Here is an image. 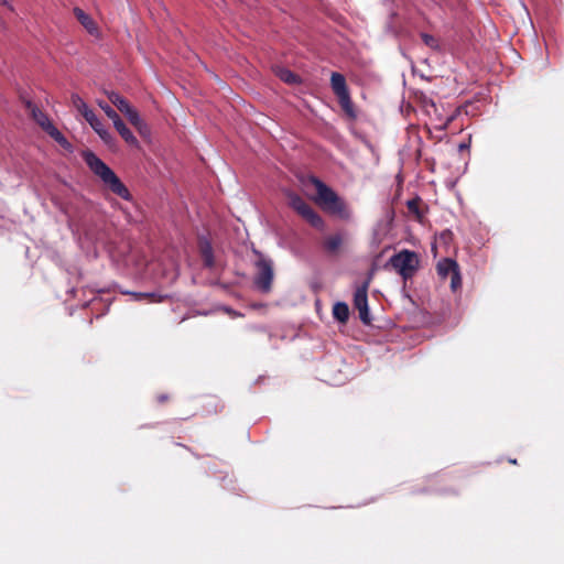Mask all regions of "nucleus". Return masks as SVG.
Here are the masks:
<instances>
[{"instance_id":"dca6fc26","label":"nucleus","mask_w":564,"mask_h":564,"mask_svg":"<svg viewBox=\"0 0 564 564\" xmlns=\"http://www.w3.org/2000/svg\"><path fill=\"white\" fill-rule=\"evenodd\" d=\"M70 100L74 108H76L85 119L88 117V112H94L78 94H72Z\"/></svg>"},{"instance_id":"0eeeda50","label":"nucleus","mask_w":564,"mask_h":564,"mask_svg":"<svg viewBox=\"0 0 564 564\" xmlns=\"http://www.w3.org/2000/svg\"><path fill=\"white\" fill-rule=\"evenodd\" d=\"M436 269L442 279L451 278L452 291L456 292L462 286L459 265L455 260L444 258L437 262Z\"/></svg>"},{"instance_id":"cd10ccee","label":"nucleus","mask_w":564,"mask_h":564,"mask_svg":"<svg viewBox=\"0 0 564 564\" xmlns=\"http://www.w3.org/2000/svg\"><path fill=\"white\" fill-rule=\"evenodd\" d=\"M468 148H469V145H468L467 143H460V144H459V147H458V149H459L460 151L466 150V149H468Z\"/></svg>"},{"instance_id":"393cba45","label":"nucleus","mask_w":564,"mask_h":564,"mask_svg":"<svg viewBox=\"0 0 564 564\" xmlns=\"http://www.w3.org/2000/svg\"><path fill=\"white\" fill-rule=\"evenodd\" d=\"M135 129L139 131V133L142 137H144V138L150 137L151 131H150V128H149V126L147 124V122L144 120H142L141 123L135 127Z\"/></svg>"},{"instance_id":"6ab92c4d","label":"nucleus","mask_w":564,"mask_h":564,"mask_svg":"<svg viewBox=\"0 0 564 564\" xmlns=\"http://www.w3.org/2000/svg\"><path fill=\"white\" fill-rule=\"evenodd\" d=\"M135 301H143L150 299L152 302H161L163 296L151 292H128Z\"/></svg>"},{"instance_id":"5701e85b","label":"nucleus","mask_w":564,"mask_h":564,"mask_svg":"<svg viewBox=\"0 0 564 564\" xmlns=\"http://www.w3.org/2000/svg\"><path fill=\"white\" fill-rule=\"evenodd\" d=\"M98 106L104 110L106 116L115 122V120H118L120 116L105 101H99Z\"/></svg>"},{"instance_id":"423d86ee","label":"nucleus","mask_w":564,"mask_h":564,"mask_svg":"<svg viewBox=\"0 0 564 564\" xmlns=\"http://www.w3.org/2000/svg\"><path fill=\"white\" fill-rule=\"evenodd\" d=\"M330 86L334 94L337 96L338 102L345 113L350 118H355L356 112L349 95V90L346 85L345 76L337 72L332 73Z\"/></svg>"},{"instance_id":"f257e3e1","label":"nucleus","mask_w":564,"mask_h":564,"mask_svg":"<svg viewBox=\"0 0 564 564\" xmlns=\"http://www.w3.org/2000/svg\"><path fill=\"white\" fill-rule=\"evenodd\" d=\"M83 159L90 171L97 175L113 194L124 200L131 199V194L127 186L100 158L88 150L83 152Z\"/></svg>"},{"instance_id":"7c9ffc66","label":"nucleus","mask_w":564,"mask_h":564,"mask_svg":"<svg viewBox=\"0 0 564 564\" xmlns=\"http://www.w3.org/2000/svg\"><path fill=\"white\" fill-rule=\"evenodd\" d=\"M509 463L512 464V465H517L518 460H509Z\"/></svg>"},{"instance_id":"f8f14e48","label":"nucleus","mask_w":564,"mask_h":564,"mask_svg":"<svg viewBox=\"0 0 564 564\" xmlns=\"http://www.w3.org/2000/svg\"><path fill=\"white\" fill-rule=\"evenodd\" d=\"M113 127L129 145H138L137 138L134 137L132 131L126 126L121 118L115 120Z\"/></svg>"},{"instance_id":"b1692460","label":"nucleus","mask_w":564,"mask_h":564,"mask_svg":"<svg viewBox=\"0 0 564 564\" xmlns=\"http://www.w3.org/2000/svg\"><path fill=\"white\" fill-rule=\"evenodd\" d=\"M421 37H422V40H423L425 45H427V46H430L432 48H436L437 47L436 40L431 34L422 33Z\"/></svg>"},{"instance_id":"a878e982","label":"nucleus","mask_w":564,"mask_h":564,"mask_svg":"<svg viewBox=\"0 0 564 564\" xmlns=\"http://www.w3.org/2000/svg\"><path fill=\"white\" fill-rule=\"evenodd\" d=\"M84 235L86 237L87 240H89L90 242H96V241H99L100 238L98 237V235L94 234L90 229L88 228H85L84 229Z\"/></svg>"},{"instance_id":"20e7f679","label":"nucleus","mask_w":564,"mask_h":564,"mask_svg":"<svg viewBox=\"0 0 564 564\" xmlns=\"http://www.w3.org/2000/svg\"><path fill=\"white\" fill-rule=\"evenodd\" d=\"M389 263L404 280H408L412 278L417 270L420 261L414 251L404 249L393 254Z\"/></svg>"},{"instance_id":"412c9836","label":"nucleus","mask_w":564,"mask_h":564,"mask_svg":"<svg viewBox=\"0 0 564 564\" xmlns=\"http://www.w3.org/2000/svg\"><path fill=\"white\" fill-rule=\"evenodd\" d=\"M278 76L286 84H295L299 82V76L288 68H281Z\"/></svg>"},{"instance_id":"f03ea898","label":"nucleus","mask_w":564,"mask_h":564,"mask_svg":"<svg viewBox=\"0 0 564 564\" xmlns=\"http://www.w3.org/2000/svg\"><path fill=\"white\" fill-rule=\"evenodd\" d=\"M314 185L316 188L319 204L330 214L338 216L340 219L348 220L351 217V210L346 202L337 195V193L323 183L321 180L315 178Z\"/></svg>"},{"instance_id":"9b49d317","label":"nucleus","mask_w":564,"mask_h":564,"mask_svg":"<svg viewBox=\"0 0 564 564\" xmlns=\"http://www.w3.org/2000/svg\"><path fill=\"white\" fill-rule=\"evenodd\" d=\"M345 238V232H336L327 236L323 241V248L327 253L335 254L341 247Z\"/></svg>"},{"instance_id":"a211bd4d","label":"nucleus","mask_w":564,"mask_h":564,"mask_svg":"<svg viewBox=\"0 0 564 564\" xmlns=\"http://www.w3.org/2000/svg\"><path fill=\"white\" fill-rule=\"evenodd\" d=\"M46 132L64 149L72 150V144L54 124Z\"/></svg>"},{"instance_id":"4468645a","label":"nucleus","mask_w":564,"mask_h":564,"mask_svg":"<svg viewBox=\"0 0 564 564\" xmlns=\"http://www.w3.org/2000/svg\"><path fill=\"white\" fill-rule=\"evenodd\" d=\"M200 254L203 258L204 265L206 268H213L215 264L214 251H213L212 243L208 240H204L200 243Z\"/></svg>"},{"instance_id":"1a4fd4ad","label":"nucleus","mask_w":564,"mask_h":564,"mask_svg":"<svg viewBox=\"0 0 564 564\" xmlns=\"http://www.w3.org/2000/svg\"><path fill=\"white\" fill-rule=\"evenodd\" d=\"M85 120L89 123V126L99 135L105 144L112 145L115 143L113 135L104 126L102 121L95 115V112H88V117Z\"/></svg>"},{"instance_id":"aec40b11","label":"nucleus","mask_w":564,"mask_h":564,"mask_svg":"<svg viewBox=\"0 0 564 564\" xmlns=\"http://www.w3.org/2000/svg\"><path fill=\"white\" fill-rule=\"evenodd\" d=\"M421 198L416 197L406 202L409 213L413 214L419 220L423 218V214L420 209Z\"/></svg>"},{"instance_id":"c756f323","label":"nucleus","mask_w":564,"mask_h":564,"mask_svg":"<svg viewBox=\"0 0 564 564\" xmlns=\"http://www.w3.org/2000/svg\"><path fill=\"white\" fill-rule=\"evenodd\" d=\"M0 3L3 6H9L7 0H0Z\"/></svg>"},{"instance_id":"6e6552de","label":"nucleus","mask_w":564,"mask_h":564,"mask_svg":"<svg viewBox=\"0 0 564 564\" xmlns=\"http://www.w3.org/2000/svg\"><path fill=\"white\" fill-rule=\"evenodd\" d=\"M370 279L358 285L354 293V306L359 312V318L365 325L371 324V316L368 306V288Z\"/></svg>"},{"instance_id":"ddd939ff","label":"nucleus","mask_w":564,"mask_h":564,"mask_svg":"<svg viewBox=\"0 0 564 564\" xmlns=\"http://www.w3.org/2000/svg\"><path fill=\"white\" fill-rule=\"evenodd\" d=\"M28 108L31 109V113L33 119L45 130L47 131L53 123L50 121L48 117L36 106L32 105L30 101L28 102Z\"/></svg>"},{"instance_id":"7ed1b4c3","label":"nucleus","mask_w":564,"mask_h":564,"mask_svg":"<svg viewBox=\"0 0 564 564\" xmlns=\"http://www.w3.org/2000/svg\"><path fill=\"white\" fill-rule=\"evenodd\" d=\"M253 253L258 258L254 261L253 286L259 292L268 294L272 290L274 279L273 261L257 249H253Z\"/></svg>"},{"instance_id":"39448f33","label":"nucleus","mask_w":564,"mask_h":564,"mask_svg":"<svg viewBox=\"0 0 564 564\" xmlns=\"http://www.w3.org/2000/svg\"><path fill=\"white\" fill-rule=\"evenodd\" d=\"M289 205L293 208L301 217H303L312 227L323 230L325 223L323 218L312 208V206L300 195L295 193H289Z\"/></svg>"},{"instance_id":"f3484780","label":"nucleus","mask_w":564,"mask_h":564,"mask_svg":"<svg viewBox=\"0 0 564 564\" xmlns=\"http://www.w3.org/2000/svg\"><path fill=\"white\" fill-rule=\"evenodd\" d=\"M333 315L337 321L345 323L349 317L348 305L344 302H337L333 307Z\"/></svg>"},{"instance_id":"bb28decb","label":"nucleus","mask_w":564,"mask_h":564,"mask_svg":"<svg viewBox=\"0 0 564 564\" xmlns=\"http://www.w3.org/2000/svg\"><path fill=\"white\" fill-rule=\"evenodd\" d=\"M423 102H424V106H425V107L436 108L435 102H434V101H433V99H431V98H426V97H425V98H424V100H423Z\"/></svg>"},{"instance_id":"c85d7f7f","label":"nucleus","mask_w":564,"mask_h":564,"mask_svg":"<svg viewBox=\"0 0 564 564\" xmlns=\"http://www.w3.org/2000/svg\"><path fill=\"white\" fill-rule=\"evenodd\" d=\"M166 399H167V397H166L165 394H162V395H160V397H159V401H160V402H163V401H165Z\"/></svg>"},{"instance_id":"4be33fe9","label":"nucleus","mask_w":564,"mask_h":564,"mask_svg":"<svg viewBox=\"0 0 564 564\" xmlns=\"http://www.w3.org/2000/svg\"><path fill=\"white\" fill-rule=\"evenodd\" d=\"M123 115L128 118V120L130 121V123H131L132 126H134V127H137L138 124H140V123H141V121L143 120V119L140 117L139 112H138L134 108H132V107H130V108H129V109H128Z\"/></svg>"},{"instance_id":"9d476101","label":"nucleus","mask_w":564,"mask_h":564,"mask_svg":"<svg viewBox=\"0 0 564 564\" xmlns=\"http://www.w3.org/2000/svg\"><path fill=\"white\" fill-rule=\"evenodd\" d=\"M73 11L78 22L90 35L99 36V29L90 15L78 7H75Z\"/></svg>"},{"instance_id":"2eb2a0df","label":"nucleus","mask_w":564,"mask_h":564,"mask_svg":"<svg viewBox=\"0 0 564 564\" xmlns=\"http://www.w3.org/2000/svg\"><path fill=\"white\" fill-rule=\"evenodd\" d=\"M108 98L110 102L115 105L122 113H124L131 107L129 101L116 91L108 93Z\"/></svg>"}]
</instances>
